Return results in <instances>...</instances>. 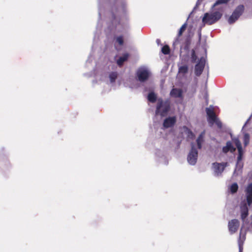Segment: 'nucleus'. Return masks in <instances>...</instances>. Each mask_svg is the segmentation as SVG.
<instances>
[{
  "label": "nucleus",
  "instance_id": "nucleus-30",
  "mask_svg": "<svg viewBox=\"0 0 252 252\" xmlns=\"http://www.w3.org/2000/svg\"><path fill=\"white\" fill-rule=\"evenodd\" d=\"M233 141L234 142L236 146L237 147V149L242 148L241 142L240 141L238 138H235L233 139Z\"/></svg>",
  "mask_w": 252,
  "mask_h": 252
},
{
  "label": "nucleus",
  "instance_id": "nucleus-33",
  "mask_svg": "<svg viewBox=\"0 0 252 252\" xmlns=\"http://www.w3.org/2000/svg\"><path fill=\"white\" fill-rule=\"evenodd\" d=\"M190 135L192 137L194 136V134L193 133V132L190 129H189V136Z\"/></svg>",
  "mask_w": 252,
  "mask_h": 252
},
{
  "label": "nucleus",
  "instance_id": "nucleus-21",
  "mask_svg": "<svg viewBox=\"0 0 252 252\" xmlns=\"http://www.w3.org/2000/svg\"><path fill=\"white\" fill-rule=\"evenodd\" d=\"M238 155L237 157V166L240 165L241 163V161L242 159L243 156V151L242 148L238 149Z\"/></svg>",
  "mask_w": 252,
  "mask_h": 252
},
{
  "label": "nucleus",
  "instance_id": "nucleus-36",
  "mask_svg": "<svg viewBox=\"0 0 252 252\" xmlns=\"http://www.w3.org/2000/svg\"><path fill=\"white\" fill-rule=\"evenodd\" d=\"M157 42H159L160 40H159V39H157Z\"/></svg>",
  "mask_w": 252,
  "mask_h": 252
},
{
  "label": "nucleus",
  "instance_id": "nucleus-2",
  "mask_svg": "<svg viewBox=\"0 0 252 252\" xmlns=\"http://www.w3.org/2000/svg\"><path fill=\"white\" fill-rule=\"evenodd\" d=\"M222 14L219 11L211 13H205L202 18L204 24L211 25L219 21L222 17Z\"/></svg>",
  "mask_w": 252,
  "mask_h": 252
},
{
  "label": "nucleus",
  "instance_id": "nucleus-24",
  "mask_svg": "<svg viewBox=\"0 0 252 252\" xmlns=\"http://www.w3.org/2000/svg\"><path fill=\"white\" fill-rule=\"evenodd\" d=\"M118 77V74L116 72H112L109 74V78L111 83L115 82Z\"/></svg>",
  "mask_w": 252,
  "mask_h": 252
},
{
  "label": "nucleus",
  "instance_id": "nucleus-22",
  "mask_svg": "<svg viewBox=\"0 0 252 252\" xmlns=\"http://www.w3.org/2000/svg\"><path fill=\"white\" fill-rule=\"evenodd\" d=\"M117 43L120 46H123L124 43V37L123 35H120L117 36L115 38V46H116V44Z\"/></svg>",
  "mask_w": 252,
  "mask_h": 252
},
{
  "label": "nucleus",
  "instance_id": "nucleus-6",
  "mask_svg": "<svg viewBox=\"0 0 252 252\" xmlns=\"http://www.w3.org/2000/svg\"><path fill=\"white\" fill-rule=\"evenodd\" d=\"M240 222L237 219H233L229 221L228 228L231 234L235 233L238 229Z\"/></svg>",
  "mask_w": 252,
  "mask_h": 252
},
{
  "label": "nucleus",
  "instance_id": "nucleus-34",
  "mask_svg": "<svg viewBox=\"0 0 252 252\" xmlns=\"http://www.w3.org/2000/svg\"><path fill=\"white\" fill-rule=\"evenodd\" d=\"M242 244L240 245V248H239V252H243V248H242Z\"/></svg>",
  "mask_w": 252,
  "mask_h": 252
},
{
  "label": "nucleus",
  "instance_id": "nucleus-27",
  "mask_svg": "<svg viewBox=\"0 0 252 252\" xmlns=\"http://www.w3.org/2000/svg\"><path fill=\"white\" fill-rule=\"evenodd\" d=\"M230 0H217L216 2L213 4L212 8L215 7L217 5L221 4H226L228 3Z\"/></svg>",
  "mask_w": 252,
  "mask_h": 252
},
{
  "label": "nucleus",
  "instance_id": "nucleus-19",
  "mask_svg": "<svg viewBox=\"0 0 252 252\" xmlns=\"http://www.w3.org/2000/svg\"><path fill=\"white\" fill-rule=\"evenodd\" d=\"M157 99V96L154 92H151L149 93L148 95V100L152 102L155 103Z\"/></svg>",
  "mask_w": 252,
  "mask_h": 252
},
{
  "label": "nucleus",
  "instance_id": "nucleus-12",
  "mask_svg": "<svg viewBox=\"0 0 252 252\" xmlns=\"http://www.w3.org/2000/svg\"><path fill=\"white\" fill-rule=\"evenodd\" d=\"M176 122L175 117H169L166 118L163 123V126L164 128H169L173 126Z\"/></svg>",
  "mask_w": 252,
  "mask_h": 252
},
{
  "label": "nucleus",
  "instance_id": "nucleus-13",
  "mask_svg": "<svg viewBox=\"0 0 252 252\" xmlns=\"http://www.w3.org/2000/svg\"><path fill=\"white\" fill-rule=\"evenodd\" d=\"M235 150V148L233 146L230 141H227L226 146L222 148V152L224 153H227L229 151L231 153H233Z\"/></svg>",
  "mask_w": 252,
  "mask_h": 252
},
{
  "label": "nucleus",
  "instance_id": "nucleus-29",
  "mask_svg": "<svg viewBox=\"0 0 252 252\" xmlns=\"http://www.w3.org/2000/svg\"><path fill=\"white\" fill-rule=\"evenodd\" d=\"M238 189V185L236 183H234L230 187V191L232 193H234L237 191Z\"/></svg>",
  "mask_w": 252,
  "mask_h": 252
},
{
  "label": "nucleus",
  "instance_id": "nucleus-26",
  "mask_svg": "<svg viewBox=\"0 0 252 252\" xmlns=\"http://www.w3.org/2000/svg\"><path fill=\"white\" fill-rule=\"evenodd\" d=\"M125 0H114L113 5L112 6V10L115 8V6L119 5H123Z\"/></svg>",
  "mask_w": 252,
  "mask_h": 252
},
{
  "label": "nucleus",
  "instance_id": "nucleus-10",
  "mask_svg": "<svg viewBox=\"0 0 252 252\" xmlns=\"http://www.w3.org/2000/svg\"><path fill=\"white\" fill-rule=\"evenodd\" d=\"M248 205V204L245 202H242L240 205L241 218L243 220H244L249 215Z\"/></svg>",
  "mask_w": 252,
  "mask_h": 252
},
{
  "label": "nucleus",
  "instance_id": "nucleus-7",
  "mask_svg": "<svg viewBox=\"0 0 252 252\" xmlns=\"http://www.w3.org/2000/svg\"><path fill=\"white\" fill-rule=\"evenodd\" d=\"M213 168L215 173L219 175H220L224 171L225 168L227 166V162H214L212 164Z\"/></svg>",
  "mask_w": 252,
  "mask_h": 252
},
{
  "label": "nucleus",
  "instance_id": "nucleus-23",
  "mask_svg": "<svg viewBox=\"0 0 252 252\" xmlns=\"http://www.w3.org/2000/svg\"><path fill=\"white\" fill-rule=\"evenodd\" d=\"M189 67L187 65L181 66L179 67V73L182 74H186L188 72Z\"/></svg>",
  "mask_w": 252,
  "mask_h": 252
},
{
  "label": "nucleus",
  "instance_id": "nucleus-20",
  "mask_svg": "<svg viewBox=\"0 0 252 252\" xmlns=\"http://www.w3.org/2000/svg\"><path fill=\"white\" fill-rule=\"evenodd\" d=\"M191 44V38L189 36H188L185 41L184 49L186 51L189 50L190 45Z\"/></svg>",
  "mask_w": 252,
  "mask_h": 252
},
{
  "label": "nucleus",
  "instance_id": "nucleus-8",
  "mask_svg": "<svg viewBox=\"0 0 252 252\" xmlns=\"http://www.w3.org/2000/svg\"><path fill=\"white\" fill-rule=\"evenodd\" d=\"M136 75L139 81L141 82H143L148 79L149 77V72L147 69L139 68L137 71Z\"/></svg>",
  "mask_w": 252,
  "mask_h": 252
},
{
  "label": "nucleus",
  "instance_id": "nucleus-5",
  "mask_svg": "<svg viewBox=\"0 0 252 252\" xmlns=\"http://www.w3.org/2000/svg\"><path fill=\"white\" fill-rule=\"evenodd\" d=\"M205 59L204 57H201L199 60V62L195 65L194 73L196 76H199L202 74L205 65Z\"/></svg>",
  "mask_w": 252,
  "mask_h": 252
},
{
  "label": "nucleus",
  "instance_id": "nucleus-15",
  "mask_svg": "<svg viewBox=\"0 0 252 252\" xmlns=\"http://www.w3.org/2000/svg\"><path fill=\"white\" fill-rule=\"evenodd\" d=\"M187 24L185 23L180 28L177 37L176 38L175 41L173 42V46H175L176 45H177L179 42V38L182 35L183 33L184 32V31L186 30L187 28Z\"/></svg>",
  "mask_w": 252,
  "mask_h": 252
},
{
  "label": "nucleus",
  "instance_id": "nucleus-1",
  "mask_svg": "<svg viewBox=\"0 0 252 252\" xmlns=\"http://www.w3.org/2000/svg\"><path fill=\"white\" fill-rule=\"evenodd\" d=\"M170 109V103L168 100L163 101L162 98H158L156 110V114L161 117L167 115Z\"/></svg>",
  "mask_w": 252,
  "mask_h": 252
},
{
  "label": "nucleus",
  "instance_id": "nucleus-16",
  "mask_svg": "<svg viewBox=\"0 0 252 252\" xmlns=\"http://www.w3.org/2000/svg\"><path fill=\"white\" fill-rule=\"evenodd\" d=\"M129 54L128 53H125L123 54V56L120 57L117 60V64L119 66H122L123 65L124 63L127 60Z\"/></svg>",
  "mask_w": 252,
  "mask_h": 252
},
{
  "label": "nucleus",
  "instance_id": "nucleus-3",
  "mask_svg": "<svg viewBox=\"0 0 252 252\" xmlns=\"http://www.w3.org/2000/svg\"><path fill=\"white\" fill-rule=\"evenodd\" d=\"M245 7L242 4H240L237 6L228 20L229 24H233L236 20H237L240 16L243 13Z\"/></svg>",
  "mask_w": 252,
  "mask_h": 252
},
{
  "label": "nucleus",
  "instance_id": "nucleus-31",
  "mask_svg": "<svg viewBox=\"0 0 252 252\" xmlns=\"http://www.w3.org/2000/svg\"><path fill=\"white\" fill-rule=\"evenodd\" d=\"M249 142V135L246 134L244 136V144L246 146Z\"/></svg>",
  "mask_w": 252,
  "mask_h": 252
},
{
  "label": "nucleus",
  "instance_id": "nucleus-35",
  "mask_svg": "<svg viewBox=\"0 0 252 252\" xmlns=\"http://www.w3.org/2000/svg\"><path fill=\"white\" fill-rule=\"evenodd\" d=\"M112 15H113V18L114 19H115L116 18V17H115V14H114V13L113 12L112 13Z\"/></svg>",
  "mask_w": 252,
  "mask_h": 252
},
{
  "label": "nucleus",
  "instance_id": "nucleus-11",
  "mask_svg": "<svg viewBox=\"0 0 252 252\" xmlns=\"http://www.w3.org/2000/svg\"><path fill=\"white\" fill-rule=\"evenodd\" d=\"M246 200L248 206L252 204V183L248 185L246 189Z\"/></svg>",
  "mask_w": 252,
  "mask_h": 252
},
{
  "label": "nucleus",
  "instance_id": "nucleus-14",
  "mask_svg": "<svg viewBox=\"0 0 252 252\" xmlns=\"http://www.w3.org/2000/svg\"><path fill=\"white\" fill-rule=\"evenodd\" d=\"M183 92L180 89L173 88L170 92V95L175 98H181L182 97Z\"/></svg>",
  "mask_w": 252,
  "mask_h": 252
},
{
  "label": "nucleus",
  "instance_id": "nucleus-17",
  "mask_svg": "<svg viewBox=\"0 0 252 252\" xmlns=\"http://www.w3.org/2000/svg\"><path fill=\"white\" fill-rule=\"evenodd\" d=\"M204 133L202 132L198 137L196 139V143L197 145V148L199 149H201L202 148V144L204 142Z\"/></svg>",
  "mask_w": 252,
  "mask_h": 252
},
{
  "label": "nucleus",
  "instance_id": "nucleus-9",
  "mask_svg": "<svg viewBox=\"0 0 252 252\" xmlns=\"http://www.w3.org/2000/svg\"><path fill=\"white\" fill-rule=\"evenodd\" d=\"M206 112L208 116V121L210 123L214 124L217 119V116L214 112V108L210 106L206 108Z\"/></svg>",
  "mask_w": 252,
  "mask_h": 252
},
{
  "label": "nucleus",
  "instance_id": "nucleus-18",
  "mask_svg": "<svg viewBox=\"0 0 252 252\" xmlns=\"http://www.w3.org/2000/svg\"><path fill=\"white\" fill-rule=\"evenodd\" d=\"M246 239V233L243 234L242 230L241 229L239 234V238L238 239V246L239 248H240V245L242 244V248H243L244 242Z\"/></svg>",
  "mask_w": 252,
  "mask_h": 252
},
{
  "label": "nucleus",
  "instance_id": "nucleus-28",
  "mask_svg": "<svg viewBox=\"0 0 252 252\" xmlns=\"http://www.w3.org/2000/svg\"><path fill=\"white\" fill-rule=\"evenodd\" d=\"M197 59V57L195 53V51L194 49L191 50V62L193 63H194L196 62V60Z\"/></svg>",
  "mask_w": 252,
  "mask_h": 252
},
{
  "label": "nucleus",
  "instance_id": "nucleus-4",
  "mask_svg": "<svg viewBox=\"0 0 252 252\" xmlns=\"http://www.w3.org/2000/svg\"><path fill=\"white\" fill-rule=\"evenodd\" d=\"M191 150L188 156V161L190 164L194 165L197 161L198 152L193 143L191 144Z\"/></svg>",
  "mask_w": 252,
  "mask_h": 252
},
{
  "label": "nucleus",
  "instance_id": "nucleus-25",
  "mask_svg": "<svg viewBox=\"0 0 252 252\" xmlns=\"http://www.w3.org/2000/svg\"><path fill=\"white\" fill-rule=\"evenodd\" d=\"M161 52L164 55H168L170 52L169 46L167 45H164L161 48Z\"/></svg>",
  "mask_w": 252,
  "mask_h": 252
},
{
  "label": "nucleus",
  "instance_id": "nucleus-32",
  "mask_svg": "<svg viewBox=\"0 0 252 252\" xmlns=\"http://www.w3.org/2000/svg\"><path fill=\"white\" fill-rule=\"evenodd\" d=\"M214 123H215L216 124V125H217V126H218L219 127H220V128L221 127V126H222L221 123L220 122V121L218 119V118L216 119V121H215V122H214Z\"/></svg>",
  "mask_w": 252,
  "mask_h": 252
}]
</instances>
